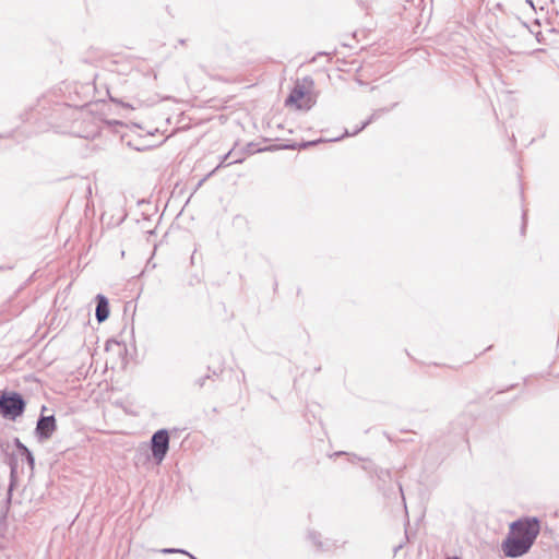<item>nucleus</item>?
Returning a JSON list of instances; mask_svg holds the SVG:
<instances>
[{"label": "nucleus", "instance_id": "nucleus-3", "mask_svg": "<svg viewBox=\"0 0 559 559\" xmlns=\"http://www.w3.org/2000/svg\"><path fill=\"white\" fill-rule=\"evenodd\" d=\"M1 413L10 418H15L23 412L24 402L19 394L2 395L0 397Z\"/></svg>", "mask_w": 559, "mask_h": 559}, {"label": "nucleus", "instance_id": "nucleus-1", "mask_svg": "<svg viewBox=\"0 0 559 559\" xmlns=\"http://www.w3.org/2000/svg\"><path fill=\"white\" fill-rule=\"evenodd\" d=\"M511 533L502 544L507 557L516 558L525 555L532 547L539 533V522L536 519H524L513 522Z\"/></svg>", "mask_w": 559, "mask_h": 559}, {"label": "nucleus", "instance_id": "nucleus-5", "mask_svg": "<svg viewBox=\"0 0 559 559\" xmlns=\"http://www.w3.org/2000/svg\"><path fill=\"white\" fill-rule=\"evenodd\" d=\"M55 429L56 424L52 416L40 418L36 428L37 432L44 438H49Z\"/></svg>", "mask_w": 559, "mask_h": 559}, {"label": "nucleus", "instance_id": "nucleus-6", "mask_svg": "<svg viewBox=\"0 0 559 559\" xmlns=\"http://www.w3.org/2000/svg\"><path fill=\"white\" fill-rule=\"evenodd\" d=\"M98 305H97V308H96V318L99 322H103L105 321L108 316H109V308H108V301L107 299L102 296V295H98Z\"/></svg>", "mask_w": 559, "mask_h": 559}, {"label": "nucleus", "instance_id": "nucleus-4", "mask_svg": "<svg viewBox=\"0 0 559 559\" xmlns=\"http://www.w3.org/2000/svg\"><path fill=\"white\" fill-rule=\"evenodd\" d=\"M169 448V436L166 430H158L152 438V452L156 462L159 464L165 459Z\"/></svg>", "mask_w": 559, "mask_h": 559}, {"label": "nucleus", "instance_id": "nucleus-7", "mask_svg": "<svg viewBox=\"0 0 559 559\" xmlns=\"http://www.w3.org/2000/svg\"><path fill=\"white\" fill-rule=\"evenodd\" d=\"M163 552H165V554H173V552H183V551L179 550V549L167 548V549H163Z\"/></svg>", "mask_w": 559, "mask_h": 559}, {"label": "nucleus", "instance_id": "nucleus-9", "mask_svg": "<svg viewBox=\"0 0 559 559\" xmlns=\"http://www.w3.org/2000/svg\"><path fill=\"white\" fill-rule=\"evenodd\" d=\"M448 559H460L459 557H451V558H448Z\"/></svg>", "mask_w": 559, "mask_h": 559}, {"label": "nucleus", "instance_id": "nucleus-8", "mask_svg": "<svg viewBox=\"0 0 559 559\" xmlns=\"http://www.w3.org/2000/svg\"><path fill=\"white\" fill-rule=\"evenodd\" d=\"M526 2H527L532 8H534V7H533V2H532L531 0H526Z\"/></svg>", "mask_w": 559, "mask_h": 559}, {"label": "nucleus", "instance_id": "nucleus-2", "mask_svg": "<svg viewBox=\"0 0 559 559\" xmlns=\"http://www.w3.org/2000/svg\"><path fill=\"white\" fill-rule=\"evenodd\" d=\"M313 83L311 80L305 79L297 82L292 91L287 104L295 106L297 109H309L316 103L313 95Z\"/></svg>", "mask_w": 559, "mask_h": 559}]
</instances>
